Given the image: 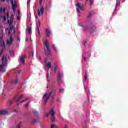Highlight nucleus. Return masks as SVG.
<instances>
[{
  "mask_svg": "<svg viewBox=\"0 0 128 128\" xmlns=\"http://www.w3.org/2000/svg\"><path fill=\"white\" fill-rule=\"evenodd\" d=\"M2 64L0 65V72H4L6 68L8 66V58L6 56H3L2 60Z\"/></svg>",
  "mask_w": 128,
  "mask_h": 128,
  "instance_id": "f257e3e1",
  "label": "nucleus"
},
{
  "mask_svg": "<svg viewBox=\"0 0 128 128\" xmlns=\"http://www.w3.org/2000/svg\"><path fill=\"white\" fill-rule=\"evenodd\" d=\"M13 29H14L13 26H10V28H6V30H8V36H10V40H7V44H10L14 40V39L12 38V34H10V32H12Z\"/></svg>",
  "mask_w": 128,
  "mask_h": 128,
  "instance_id": "f03ea898",
  "label": "nucleus"
},
{
  "mask_svg": "<svg viewBox=\"0 0 128 128\" xmlns=\"http://www.w3.org/2000/svg\"><path fill=\"white\" fill-rule=\"evenodd\" d=\"M44 44L47 49V50H44V54L46 56H50L51 54L50 49V44H48V40H46L44 42Z\"/></svg>",
  "mask_w": 128,
  "mask_h": 128,
  "instance_id": "7ed1b4c3",
  "label": "nucleus"
},
{
  "mask_svg": "<svg viewBox=\"0 0 128 128\" xmlns=\"http://www.w3.org/2000/svg\"><path fill=\"white\" fill-rule=\"evenodd\" d=\"M24 96L23 94H22L21 96H19L18 95H16L12 100H10V104H12L14 102H16V106H18V104H20V103H18V102H20V100L22 99V98Z\"/></svg>",
  "mask_w": 128,
  "mask_h": 128,
  "instance_id": "20e7f679",
  "label": "nucleus"
},
{
  "mask_svg": "<svg viewBox=\"0 0 128 128\" xmlns=\"http://www.w3.org/2000/svg\"><path fill=\"white\" fill-rule=\"evenodd\" d=\"M64 76V72H59L57 74V82H58V86L62 84V78Z\"/></svg>",
  "mask_w": 128,
  "mask_h": 128,
  "instance_id": "39448f33",
  "label": "nucleus"
},
{
  "mask_svg": "<svg viewBox=\"0 0 128 128\" xmlns=\"http://www.w3.org/2000/svg\"><path fill=\"white\" fill-rule=\"evenodd\" d=\"M50 114L51 115V122H52L56 120V118H54V114H56V112L54 111V109H51L50 111Z\"/></svg>",
  "mask_w": 128,
  "mask_h": 128,
  "instance_id": "423d86ee",
  "label": "nucleus"
},
{
  "mask_svg": "<svg viewBox=\"0 0 128 128\" xmlns=\"http://www.w3.org/2000/svg\"><path fill=\"white\" fill-rule=\"evenodd\" d=\"M11 2V4L12 6V8L14 12L16 10V8H18V4H16V0H14H14H10Z\"/></svg>",
  "mask_w": 128,
  "mask_h": 128,
  "instance_id": "0eeeda50",
  "label": "nucleus"
},
{
  "mask_svg": "<svg viewBox=\"0 0 128 128\" xmlns=\"http://www.w3.org/2000/svg\"><path fill=\"white\" fill-rule=\"evenodd\" d=\"M44 6H41L40 8V9H38V16H42V14H44Z\"/></svg>",
  "mask_w": 128,
  "mask_h": 128,
  "instance_id": "6e6552de",
  "label": "nucleus"
},
{
  "mask_svg": "<svg viewBox=\"0 0 128 128\" xmlns=\"http://www.w3.org/2000/svg\"><path fill=\"white\" fill-rule=\"evenodd\" d=\"M55 96H56V92H54V91L52 90V91H50V92L48 94V97L49 98H54Z\"/></svg>",
  "mask_w": 128,
  "mask_h": 128,
  "instance_id": "1a4fd4ad",
  "label": "nucleus"
},
{
  "mask_svg": "<svg viewBox=\"0 0 128 128\" xmlns=\"http://www.w3.org/2000/svg\"><path fill=\"white\" fill-rule=\"evenodd\" d=\"M18 78L17 77H16L15 79L12 80L11 81V84L12 86H16V84H18Z\"/></svg>",
  "mask_w": 128,
  "mask_h": 128,
  "instance_id": "9d476101",
  "label": "nucleus"
},
{
  "mask_svg": "<svg viewBox=\"0 0 128 128\" xmlns=\"http://www.w3.org/2000/svg\"><path fill=\"white\" fill-rule=\"evenodd\" d=\"M42 98L43 100L45 102H48V99L50 98L48 96V94H44Z\"/></svg>",
  "mask_w": 128,
  "mask_h": 128,
  "instance_id": "9b49d317",
  "label": "nucleus"
},
{
  "mask_svg": "<svg viewBox=\"0 0 128 128\" xmlns=\"http://www.w3.org/2000/svg\"><path fill=\"white\" fill-rule=\"evenodd\" d=\"M8 22L9 24H12L14 22V14H11L10 20H8Z\"/></svg>",
  "mask_w": 128,
  "mask_h": 128,
  "instance_id": "f8f14e48",
  "label": "nucleus"
},
{
  "mask_svg": "<svg viewBox=\"0 0 128 128\" xmlns=\"http://www.w3.org/2000/svg\"><path fill=\"white\" fill-rule=\"evenodd\" d=\"M76 6H78V8H80V10H84V5L80 4V3H78L76 4Z\"/></svg>",
  "mask_w": 128,
  "mask_h": 128,
  "instance_id": "ddd939ff",
  "label": "nucleus"
},
{
  "mask_svg": "<svg viewBox=\"0 0 128 128\" xmlns=\"http://www.w3.org/2000/svg\"><path fill=\"white\" fill-rule=\"evenodd\" d=\"M56 70H58V64L56 62H54V74H56Z\"/></svg>",
  "mask_w": 128,
  "mask_h": 128,
  "instance_id": "4468645a",
  "label": "nucleus"
},
{
  "mask_svg": "<svg viewBox=\"0 0 128 128\" xmlns=\"http://www.w3.org/2000/svg\"><path fill=\"white\" fill-rule=\"evenodd\" d=\"M26 59V56L24 55H22L20 58V60H21V62H22L23 64H24V60Z\"/></svg>",
  "mask_w": 128,
  "mask_h": 128,
  "instance_id": "2eb2a0df",
  "label": "nucleus"
},
{
  "mask_svg": "<svg viewBox=\"0 0 128 128\" xmlns=\"http://www.w3.org/2000/svg\"><path fill=\"white\" fill-rule=\"evenodd\" d=\"M45 30H46V36L47 38H48V36H50V32L48 28H46Z\"/></svg>",
  "mask_w": 128,
  "mask_h": 128,
  "instance_id": "dca6fc26",
  "label": "nucleus"
},
{
  "mask_svg": "<svg viewBox=\"0 0 128 128\" xmlns=\"http://www.w3.org/2000/svg\"><path fill=\"white\" fill-rule=\"evenodd\" d=\"M8 114V112L6 110H0V114L6 115V114Z\"/></svg>",
  "mask_w": 128,
  "mask_h": 128,
  "instance_id": "f3484780",
  "label": "nucleus"
},
{
  "mask_svg": "<svg viewBox=\"0 0 128 128\" xmlns=\"http://www.w3.org/2000/svg\"><path fill=\"white\" fill-rule=\"evenodd\" d=\"M38 24H39L37 26V28L38 30V32L39 34H40V20H38Z\"/></svg>",
  "mask_w": 128,
  "mask_h": 128,
  "instance_id": "a211bd4d",
  "label": "nucleus"
},
{
  "mask_svg": "<svg viewBox=\"0 0 128 128\" xmlns=\"http://www.w3.org/2000/svg\"><path fill=\"white\" fill-rule=\"evenodd\" d=\"M48 70H50V66H52V63H50V62H48V63L46 64Z\"/></svg>",
  "mask_w": 128,
  "mask_h": 128,
  "instance_id": "6ab92c4d",
  "label": "nucleus"
},
{
  "mask_svg": "<svg viewBox=\"0 0 128 128\" xmlns=\"http://www.w3.org/2000/svg\"><path fill=\"white\" fill-rule=\"evenodd\" d=\"M38 120V118H34L32 120V124H36Z\"/></svg>",
  "mask_w": 128,
  "mask_h": 128,
  "instance_id": "aec40b11",
  "label": "nucleus"
},
{
  "mask_svg": "<svg viewBox=\"0 0 128 128\" xmlns=\"http://www.w3.org/2000/svg\"><path fill=\"white\" fill-rule=\"evenodd\" d=\"M27 30L29 34H32V27H28Z\"/></svg>",
  "mask_w": 128,
  "mask_h": 128,
  "instance_id": "412c9836",
  "label": "nucleus"
},
{
  "mask_svg": "<svg viewBox=\"0 0 128 128\" xmlns=\"http://www.w3.org/2000/svg\"><path fill=\"white\" fill-rule=\"evenodd\" d=\"M88 78V74H86V71H85V75L84 76V78L85 82H86V78Z\"/></svg>",
  "mask_w": 128,
  "mask_h": 128,
  "instance_id": "4be33fe9",
  "label": "nucleus"
},
{
  "mask_svg": "<svg viewBox=\"0 0 128 128\" xmlns=\"http://www.w3.org/2000/svg\"><path fill=\"white\" fill-rule=\"evenodd\" d=\"M88 0H86L87 2ZM90 6H92V4H94V0H90Z\"/></svg>",
  "mask_w": 128,
  "mask_h": 128,
  "instance_id": "5701e85b",
  "label": "nucleus"
},
{
  "mask_svg": "<svg viewBox=\"0 0 128 128\" xmlns=\"http://www.w3.org/2000/svg\"><path fill=\"white\" fill-rule=\"evenodd\" d=\"M3 19H4V22H6V15H4V16H3Z\"/></svg>",
  "mask_w": 128,
  "mask_h": 128,
  "instance_id": "b1692460",
  "label": "nucleus"
},
{
  "mask_svg": "<svg viewBox=\"0 0 128 128\" xmlns=\"http://www.w3.org/2000/svg\"><path fill=\"white\" fill-rule=\"evenodd\" d=\"M26 100H28V98H26L25 100H22L20 102V104H22V102H26Z\"/></svg>",
  "mask_w": 128,
  "mask_h": 128,
  "instance_id": "393cba45",
  "label": "nucleus"
},
{
  "mask_svg": "<svg viewBox=\"0 0 128 128\" xmlns=\"http://www.w3.org/2000/svg\"><path fill=\"white\" fill-rule=\"evenodd\" d=\"M86 92L88 94H90V90L88 89H86Z\"/></svg>",
  "mask_w": 128,
  "mask_h": 128,
  "instance_id": "a878e982",
  "label": "nucleus"
},
{
  "mask_svg": "<svg viewBox=\"0 0 128 128\" xmlns=\"http://www.w3.org/2000/svg\"><path fill=\"white\" fill-rule=\"evenodd\" d=\"M50 113H46V114H45V116L48 118V116H50Z\"/></svg>",
  "mask_w": 128,
  "mask_h": 128,
  "instance_id": "bb28decb",
  "label": "nucleus"
},
{
  "mask_svg": "<svg viewBox=\"0 0 128 128\" xmlns=\"http://www.w3.org/2000/svg\"><path fill=\"white\" fill-rule=\"evenodd\" d=\"M92 13H90L89 14L88 16V18H90V16H92Z\"/></svg>",
  "mask_w": 128,
  "mask_h": 128,
  "instance_id": "cd10ccee",
  "label": "nucleus"
},
{
  "mask_svg": "<svg viewBox=\"0 0 128 128\" xmlns=\"http://www.w3.org/2000/svg\"><path fill=\"white\" fill-rule=\"evenodd\" d=\"M56 128V125L52 124H51V128Z\"/></svg>",
  "mask_w": 128,
  "mask_h": 128,
  "instance_id": "c85d7f7f",
  "label": "nucleus"
},
{
  "mask_svg": "<svg viewBox=\"0 0 128 128\" xmlns=\"http://www.w3.org/2000/svg\"><path fill=\"white\" fill-rule=\"evenodd\" d=\"M20 124H22L21 122H20V124L18 125L16 128H20Z\"/></svg>",
  "mask_w": 128,
  "mask_h": 128,
  "instance_id": "c756f323",
  "label": "nucleus"
},
{
  "mask_svg": "<svg viewBox=\"0 0 128 128\" xmlns=\"http://www.w3.org/2000/svg\"><path fill=\"white\" fill-rule=\"evenodd\" d=\"M28 104H30V102H28L25 104L26 108H28Z\"/></svg>",
  "mask_w": 128,
  "mask_h": 128,
  "instance_id": "7c9ffc66",
  "label": "nucleus"
},
{
  "mask_svg": "<svg viewBox=\"0 0 128 128\" xmlns=\"http://www.w3.org/2000/svg\"><path fill=\"white\" fill-rule=\"evenodd\" d=\"M2 52H4V50H0V56L2 55Z\"/></svg>",
  "mask_w": 128,
  "mask_h": 128,
  "instance_id": "2f4dec72",
  "label": "nucleus"
},
{
  "mask_svg": "<svg viewBox=\"0 0 128 128\" xmlns=\"http://www.w3.org/2000/svg\"><path fill=\"white\" fill-rule=\"evenodd\" d=\"M33 112H34L35 114H38V112H36V110H33Z\"/></svg>",
  "mask_w": 128,
  "mask_h": 128,
  "instance_id": "473e14b6",
  "label": "nucleus"
},
{
  "mask_svg": "<svg viewBox=\"0 0 128 128\" xmlns=\"http://www.w3.org/2000/svg\"><path fill=\"white\" fill-rule=\"evenodd\" d=\"M42 0H40V6H42Z\"/></svg>",
  "mask_w": 128,
  "mask_h": 128,
  "instance_id": "72a5a7b5",
  "label": "nucleus"
},
{
  "mask_svg": "<svg viewBox=\"0 0 128 128\" xmlns=\"http://www.w3.org/2000/svg\"><path fill=\"white\" fill-rule=\"evenodd\" d=\"M76 10H77V12H78L79 14L80 12V9H78V8H76Z\"/></svg>",
  "mask_w": 128,
  "mask_h": 128,
  "instance_id": "f704fd0d",
  "label": "nucleus"
},
{
  "mask_svg": "<svg viewBox=\"0 0 128 128\" xmlns=\"http://www.w3.org/2000/svg\"><path fill=\"white\" fill-rule=\"evenodd\" d=\"M17 40H18L19 42H20V37H18V36H17Z\"/></svg>",
  "mask_w": 128,
  "mask_h": 128,
  "instance_id": "c9c22d12",
  "label": "nucleus"
},
{
  "mask_svg": "<svg viewBox=\"0 0 128 128\" xmlns=\"http://www.w3.org/2000/svg\"><path fill=\"white\" fill-rule=\"evenodd\" d=\"M2 12V7L0 8V12Z\"/></svg>",
  "mask_w": 128,
  "mask_h": 128,
  "instance_id": "e433bc0d",
  "label": "nucleus"
},
{
  "mask_svg": "<svg viewBox=\"0 0 128 128\" xmlns=\"http://www.w3.org/2000/svg\"><path fill=\"white\" fill-rule=\"evenodd\" d=\"M60 92H64V89H60Z\"/></svg>",
  "mask_w": 128,
  "mask_h": 128,
  "instance_id": "4c0bfd02",
  "label": "nucleus"
},
{
  "mask_svg": "<svg viewBox=\"0 0 128 128\" xmlns=\"http://www.w3.org/2000/svg\"><path fill=\"white\" fill-rule=\"evenodd\" d=\"M47 78H50V74H48H48H47Z\"/></svg>",
  "mask_w": 128,
  "mask_h": 128,
  "instance_id": "58836bf2",
  "label": "nucleus"
},
{
  "mask_svg": "<svg viewBox=\"0 0 128 128\" xmlns=\"http://www.w3.org/2000/svg\"><path fill=\"white\" fill-rule=\"evenodd\" d=\"M4 14H6V8H4L3 10Z\"/></svg>",
  "mask_w": 128,
  "mask_h": 128,
  "instance_id": "ea45409f",
  "label": "nucleus"
},
{
  "mask_svg": "<svg viewBox=\"0 0 128 128\" xmlns=\"http://www.w3.org/2000/svg\"><path fill=\"white\" fill-rule=\"evenodd\" d=\"M52 48H56V46H54V44H52Z\"/></svg>",
  "mask_w": 128,
  "mask_h": 128,
  "instance_id": "a19ab883",
  "label": "nucleus"
},
{
  "mask_svg": "<svg viewBox=\"0 0 128 128\" xmlns=\"http://www.w3.org/2000/svg\"><path fill=\"white\" fill-rule=\"evenodd\" d=\"M84 62H86V58L84 57Z\"/></svg>",
  "mask_w": 128,
  "mask_h": 128,
  "instance_id": "79ce46f5",
  "label": "nucleus"
},
{
  "mask_svg": "<svg viewBox=\"0 0 128 128\" xmlns=\"http://www.w3.org/2000/svg\"><path fill=\"white\" fill-rule=\"evenodd\" d=\"M9 16V13L8 12H7V18H8Z\"/></svg>",
  "mask_w": 128,
  "mask_h": 128,
  "instance_id": "37998d69",
  "label": "nucleus"
},
{
  "mask_svg": "<svg viewBox=\"0 0 128 128\" xmlns=\"http://www.w3.org/2000/svg\"><path fill=\"white\" fill-rule=\"evenodd\" d=\"M54 48V52H56V47H55V48Z\"/></svg>",
  "mask_w": 128,
  "mask_h": 128,
  "instance_id": "c03bdc74",
  "label": "nucleus"
},
{
  "mask_svg": "<svg viewBox=\"0 0 128 128\" xmlns=\"http://www.w3.org/2000/svg\"><path fill=\"white\" fill-rule=\"evenodd\" d=\"M44 62H48V59L45 58L44 59Z\"/></svg>",
  "mask_w": 128,
  "mask_h": 128,
  "instance_id": "a18cd8bd",
  "label": "nucleus"
},
{
  "mask_svg": "<svg viewBox=\"0 0 128 128\" xmlns=\"http://www.w3.org/2000/svg\"><path fill=\"white\" fill-rule=\"evenodd\" d=\"M32 56H34V51L32 52Z\"/></svg>",
  "mask_w": 128,
  "mask_h": 128,
  "instance_id": "49530a36",
  "label": "nucleus"
},
{
  "mask_svg": "<svg viewBox=\"0 0 128 128\" xmlns=\"http://www.w3.org/2000/svg\"><path fill=\"white\" fill-rule=\"evenodd\" d=\"M14 112H18V111H16V110H14Z\"/></svg>",
  "mask_w": 128,
  "mask_h": 128,
  "instance_id": "de8ad7c7",
  "label": "nucleus"
},
{
  "mask_svg": "<svg viewBox=\"0 0 128 128\" xmlns=\"http://www.w3.org/2000/svg\"><path fill=\"white\" fill-rule=\"evenodd\" d=\"M93 27L94 28H96V26L94 25Z\"/></svg>",
  "mask_w": 128,
  "mask_h": 128,
  "instance_id": "09e8293b",
  "label": "nucleus"
},
{
  "mask_svg": "<svg viewBox=\"0 0 128 128\" xmlns=\"http://www.w3.org/2000/svg\"><path fill=\"white\" fill-rule=\"evenodd\" d=\"M17 20H20V18L18 16L17 17Z\"/></svg>",
  "mask_w": 128,
  "mask_h": 128,
  "instance_id": "8fccbe9b",
  "label": "nucleus"
},
{
  "mask_svg": "<svg viewBox=\"0 0 128 128\" xmlns=\"http://www.w3.org/2000/svg\"><path fill=\"white\" fill-rule=\"evenodd\" d=\"M55 128H58V126L56 125L55 126Z\"/></svg>",
  "mask_w": 128,
  "mask_h": 128,
  "instance_id": "3c124183",
  "label": "nucleus"
},
{
  "mask_svg": "<svg viewBox=\"0 0 128 128\" xmlns=\"http://www.w3.org/2000/svg\"><path fill=\"white\" fill-rule=\"evenodd\" d=\"M14 34H16V31L14 30Z\"/></svg>",
  "mask_w": 128,
  "mask_h": 128,
  "instance_id": "603ef678",
  "label": "nucleus"
},
{
  "mask_svg": "<svg viewBox=\"0 0 128 128\" xmlns=\"http://www.w3.org/2000/svg\"><path fill=\"white\" fill-rule=\"evenodd\" d=\"M26 42H28V38L26 39Z\"/></svg>",
  "mask_w": 128,
  "mask_h": 128,
  "instance_id": "864d4df0",
  "label": "nucleus"
},
{
  "mask_svg": "<svg viewBox=\"0 0 128 128\" xmlns=\"http://www.w3.org/2000/svg\"><path fill=\"white\" fill-rule=\"evenodd\" d=\"M2 46H4V42L2 44Z\"/></svg>",
  "mask_w": 128,
  "mask_h": 128,
  "instance_id": "5fc2aeb1",
  "label": "nucleus"
},
{
  "mask_svg": "<svg viewBox=\"0 0 128 128\" xmlns=\"http://www.w3.org/2000/svg\"><path fill=\"white\" fill-rule=\"evenodd\" d=\"M10 54H12V51H10Z\"/></svg>",
  "mask_w": 128,
  "mask_h": 128,
  "instance_id": "6e6d98bb",
  "label": "nucleus"
},
{
  "mask_svg": "<svg viewBox=\"0 0 128 128\" xmlns=\"http://www.w3.org/2000/svg\"><path fill=\"white\" fill-rule=\"evenodd\" d=\"M1 2H4V0H0Z\"/></svg>",
  "mask_w": 128,
  "mask_h": 128,
  "instance_id": "4d7b16f0",
  "label": "nucleus"
},
{
  "mask_svg": "<svg viewBox=\"0 0 128 128\" xmlns=\"http://www.w3.org/2000/svg\"><path fill=\"white\" fill-rule=\"evenodd\" d=\"M39 58H40V60H42V58H40V57H39Z\"/></svg>",
  "mask_w": 128,
  "mask_h": 128,
  "instance_id": "13d9d810",
  "label": "nucleus"
},
{
  "mask_svg": "<svg viewBox=\"0 0 128 128\" xmlns=\"http://www.w3.org/2000/svg\"><path fill=\"white\" fill-rule=\"evenodd\" d=\"M30 2V0H29L28 2Z\"/></svg>",
  "mask_w": 128,
  "mask_h": 128,
  "instance_id": "bf43d9fd",
  "label": "nucleus"
},
{
  "mask_svg": "<svg viewBox=\"0 0 128 128\" xmlns=\"http://www.w3.org/2000/svg\"><path fill=\"white\" fill-rule=\"evenodd\" d=\"M48 82H50V80H48Z\"/></svg>",
  "mask_w": 128,
  "mask_h": 128,
  "instance_id": "052dcab7",
  "label": "nucleus"
},
{
  "mask_svg": "<svg viewBox=\"0 0 128 128\" xmlns=\"http://www.w3.org/2000/svg\"><path fill=\"white\" fill-rule=\"evenodd\" d=\"M116 0V2H118V0Z\"/></svg>",
  "mask_w": 128,
  "mask_h": 128,
  "instance_id": "680f3d73",
  "label": "nucleus"
},
{
  "mask_svg": "<svg viewBox=\"0 0 128 128\" xmlns=\"http://www.w3.org/2000/svg\"><path fill=\"white\" fill-rule=\"evenodd\" d=\"M6 0V2H8V0Z\"/></svg>",
  "mask_w": 128,
  "mask_h": 128,
  "instance_id": "e2e57ef3",
  "label": "nucleus"
}]
</instances>
